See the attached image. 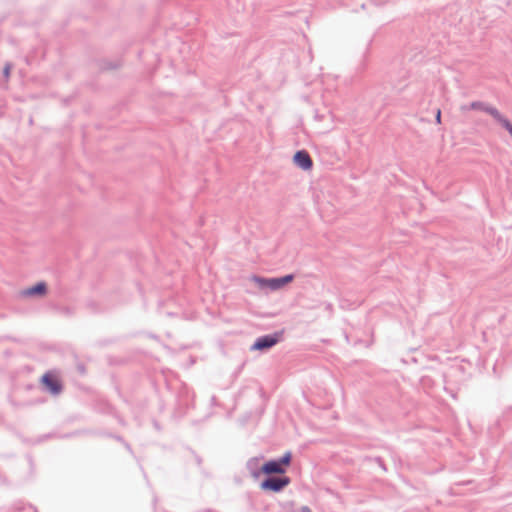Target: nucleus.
I'll list each match as a JSON object with an SVG mask.
<instances>
[{
	"instance_id": "obj_12",
	"label": "nucleus",
	"mask_w": 512,
	"mask_h": 512,
	"mask_svg": "<svg viewBox=\"0 0 512 512\" xmlns=\"http://www.w3.org/2000/svg\"><path fill=\"white\" fill-rule=\"evenodd\" d=\"M471 107H472L473 109H476V108H479V107H480V105H479L478 103H472Z\"/></svg>"
},
{
	"instance_id": "obj_3",
	"label": "nucleus",
	"mask_w": 512,
	"mask_h": 512,
	"mask_svg": "<svg viewBox=\"0 0 512 512\" xmlns=\"http://www.w3.org/2000/svg\"><path fill=\"white\" fill-rule=\"evenodd\" d=\"M41 383L54 395L62 391V384L55 372H47L41 378Z\"/></svg>"
},
{
	"instance_id": "obj_9",
	"label": "nucleus",
	"mask_w": 512,
	"mask_h": 512,
	"mask_svg": "<svg viewBox=\"0 0 512 512\" xmlns=\"http://www.w3.org/2000/svg\"><path fill=\"white\" fill-rule=\"evenodd\" d=\"M10 70H11V66H10V64H7V65L5 66V68H4V75H5V77H6V78H8V77H9V75H10Z\"/></svg>"
},
{
	"instance_id": "obj_11",
	"label": "nucleus",
	"mask_w": 512,
	"mask_h": 512,
	"mask_svg": "<svg viewBox=\"0 0 512 512\" xmlns=\"http://www.w3.org/2000/svg\"><path fill=\"white\" fill-rule=\"evenodd\" d=\"M301 512H312V511H311V509H310L309 507H307V506H303V507L301 508Z\"/></svg>"
},
{
	"instance_id": "obj_8",
	"label": "nucleus",
	"mask_w": 512,
	"mask_h": 512,
	"mask_svg": "<svg viewBox=\"0 0 512 512\" xmlns=\"http://www.w3.org/2000/svg\"><path fill=\"white\" fill-rule=\"evenodd\" d=\"M47 291V286L44 282L37 283L35 286L30 287L24 291L25 296H34V295H45Z\"/></svg>"
},
{
	"instance_id": "obj_7",
	"label": "nucleus",
	"mask_w": 512,
	"mask_h": 512,
	"mask_svg": "<svg viewBox=\"0 0 512 512\" xmlns=\"http://www.w3.org/2000/svg\"><path fill=\"white\" fill-rule=\"evenodd\" d=\"M485 111L493 116L503 127H505L509 134L512 136V124L505 117H503L497 109L490 107L485 108Z\"/></svg>"
},
{
	"instance_id": "obj_6",
	"label": "nucleus",
	"mask_w": 512,
	"mask_h": 512,
	"mask_svg": "<svg viewBox=\"0 0 512 512\" xmlns=\"http://www.w3.org/2000/svg\"><path fill=\"white\" fill-rule=\"evenodd\" d=\"M279 338L274 335H268L260 337L256 340V342L253 344L252 349L253 350H264L271 348L278 342Z\"/></svg>"
},
{
	"instance_id": "obj_1",
	"label": "nucleus",
	"mask_w": 512,
	"mask_h": 512,
	"mask_svg": "<svg viewBox=\"0 0 512 512\" xmlns=\"http://www.w3.org/2000/svg\"><path fill=\"white\" fill-rule=\"evenodd\" d=\"M291 463V453L287 452L279 460H271L264 463L261 467V472L265 475L270 474H284L287 467Z\"/></svg>"
},
{
	"instance_id": "obj_5",
	"label": "nucleus",
	"mask_w": 512,
	"mask_h": 512,
	"mask_svg": "<svg viewBox=\"0 0 512 512\" xmlns=\"http://www.w3.org/2000/svg\"><path fill=\"white\" fill-rule=\"evenodd\" d=\"M293 161L303 170H310L313 166V161L310 155L304 150L297 151L293 157Z\"/></svg>"
},
{
	"instance_id": "obj_10",
	"label": "nucleus",
	"mask_w": 512,
	"mask_h": 512,
	"mask_svg": "<svg viewBox=\"0 0 512 512\" xmlns=\"http://www.w3.org/2000/svg\"><path fill=\"white\" fill-rule=\"evenodd\" d=\"M436 122L438 124L441 123V110L440 109H438L437 112H436Z\"/></svg>"
},
{
	"instance_id": "obj_4",
	"label": "nucleus",
	"mask_w": 512,
	"mask_h": 512,
	"mask_svg": "<svg viewBox=\"0 0 512 512\" xmlns=\"http://www.w3.org/2000/svg\"><path fill=\"white\" fill-rule=\"evenodd\" d=\"M290 479L288 477L282 478H268L261 483V488L263 490H270L273 492H279L284 487L289 485Z\"/></svg>"
},
{
	"instance_id": "obj_2",
	"label": "nucleus",
	"mask_w": 512,
	"mask_h": 512,
	"mask_svg": "<svg viewBox=\"0 0 512 512\" xmlns=\"http://www.w3.org/2000/svg\"><path fill=\"white\" fill-rule=\"evenodd\" d=\"M293 275H286L281 278H261V277H253V281L259 285L260 287H268L271 290H277L290 283L293 280Z\"/></svg>"
}]
</instances>
